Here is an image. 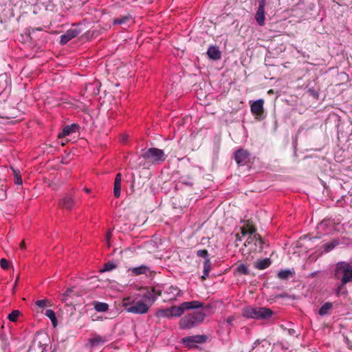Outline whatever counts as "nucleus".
I'll use <instances>...</instances> for the list:
<instances>
[{
	"label": "nucleus",
	"instance_id": "de8ad7c7",
	"mask_svg": "<svg viewBox=\"0 0 352 352\" xmlns=\"http://www.w3.org/2000/svg\"><path fill=\"white\" fill-rule=\"evenodd\" d=\"M294 333H295V330L294 329H289V333L290 335H293Z\"/></svg>",
	"mask_w": 352,
	"mask_h": 352
},
{
	"label": "nucleus",
	"instance_id": "79ce46f5",
	"mask_svg": "<svg viewBox=\"0 0 352 352\" xmlns=\"http://www.w3.org/2000/svg\"><path fill=\"white\" fill-rule=\"evenodd\" d=\"M111 231H109L107 232V234H106V240H107V245L109 247H110V239H111Z\"/></svg>",
	"mask_w": 352,
	"mask_h": 352
},
{
	"label": "nucleus",
	"instance_id": "bb28decb",
	"mask_svg": "<svg viewBox=\"0 0 352 352\" xmlns=\"http://www.w3.org/2000/svg\"><path fill=\"white\" fill-rule=\"evenodd\" d=\"M211 270V262L210 259L204 260V270L201 278L205 280L209 275V272Z\"/></svg>",
	"mask_w": 352,
	"mask_h": 352
},
{
	"label": "nucleus",
	"instance_id": "58836bf2",
	"mask_svg": "<svg viewBox=\"0 0 352 352\" xmlns=\"http://www.w3.org/2000/svg\"><path fill=\"white\" fill-rule=\"evenodd\" d=\"M307 92L314 98L318 99V98H319V93L314 87H309L308 89H307Z\"/></svg>",
	"mask_w": 352,
	"mask_h": 352
},
{
	"label": "nucleus",
	"instance_id": "f704fd0d",
	"mask_svg": "<svg viewBox=\"0 0 352 352\" xmlns=\"http://www.w3.org/2000/svg\"><path fill=\"white\" fill-rule=\"evenodd\" d=\"M117 267V264L114 261H108L104 263V268L102 272H109Z\"/></svg>",
	"mask_w": 352,
	"mask_h": 352
},
{
	"label": "nucleus",
	"instance_id": "f257e3e1",
	"mask_svg": "<svg viewBox=\"0 0 352 352\" xmlns=\"http://www.w3.org/2000/svg\"><path fill=\"white\" fill-rule=\"evenodd\" d=\"M333 278L339 280L336 285L334 294L338 297L340 295L346 296L348 291L346 285L352 283V263L348 261H339L333 270Z\"/></svg>",
	"mask_w": 352,
	"mask_h": 352
},
{
	"label": "nucleus",
	"instance_id": "09e8293b",
	"mask_svg": "<svg viewBox=\"0 0 352 352\" xmlns=\"http://www.w3.org/2000/svg\"><path fill=\"white\" fill-rule=\"evenodd\" d=\"M317 273H318V272H312L310 276L312 277H314L315 276H316Z\"/></svg>",
	"mask_w": 352,
	"mask_h": 352
},
{
	"label": "nucleus",
	"instance_id": "8fccbe9b",
	"mask_svg": "<svg viewBox=\"0 0 352 352\" xmlns=\"http://www.w3.org/2000/svg\"><path fill=\"white\" fill-rule=\"evenodd\" d=\"M84 190H85V191L87 193H89V192H90V191H91V190H90V189H89V188H85Z\"/></svg>",
	"mask_w": 352,
	"mask_h": 352
},
{
	"label": "nucleus",
	"instance_id": "393cba45",
	"mask_svg": "<svg viewBox=\"0 0 352 352\" xmlns=\"http://www.w3.org/2000/svg\"><path fill=\"white\" fill-rule=\"evenodd\" d=\"M93 305L94 309L98 312H105L109 310V305L106 302H99L97 300H95L93 302Z\"/></svg>",
	"mask_w": 352,
	"mask_h": 352
},
{
	"label": "nucleus",
	"instance_id": "37998d69",
	"mask_svg": "<svg viewBox=\"0 0 352 352\" xmlns=\"http://www.w3.org/2000/svg\"><path fill=\"white\" fill-rule=\"evenodd\" d=\"M234 318L233 316H229L227 319H226V322L229 324V325H232V322L234 321Z\"/></svg>",
	"mask_w": 352,
	"mask_h": 352
},
{
	"label": "nucleus",
	"instance_id": "6ab92c4d",
	"mask_svg": "<svg viewBox=\"0 0 352 352\" xmlns=\"http://www.w3.org/2000/svg\"><path fill=\"white\" fill-rule=\"evenodd\" d=\"M333 309V303L331 302H326L324 303L318 311V314L320 316H329L331 314Z\"/></svg>",
	"mask_w": 352,
	"mask_h": 352
},
{
	"label": "nucleus",
	"instance_id": "f03ea898",
	"mask_svg": "<svg viewBox=\"0 0 352 352\" xmlns=\"http://www.w3.org/2000/svg\"><path fill=\"white\" fill-rule=\"evenodd\" d=\"M206 315L202 311H194L182 317L179 322V327L182 330L191 329L200 325Z\"/></svg>",
	"mask_w": 352,
	"mask_h": 352
},
{
	"label": "nucleus",
	"instance_id": "aec40b11",
	"mask_svg": "<svg viewBox=\"0 0 352 352\" xmlns=\"http://www.w3.org/2000/svg\"><path fill=\"white\" fill-rule=\"evenodd\" d=\"M271 265V261L268 258L258 260L254 263V267L258 270H265Z\"/></svg>",
	"mask_w": 352,
	"mask_h": 352
},
{
	"label": "nucleus",
	"instance_id": "4be33fe9",
	"mask_svg": "<svg viewBox=\"0 0 352 352\" xmlns=\"http://www.w3.org/2000/svg\"><path fill=\"white\" fill-rule=\"evenodd\" d=\"M184 306L186 310L199 309L203 307L204 303L198 300H192L189 302H184Z\"/></svg>",
	"mask_w": 352,
	"mask_h": 352
},
{
	"label": "nucleus",
	"instance_id": "2eb2a0df",
	"mask_svg": "<svg viewBox=\"0 0 352 352\" xmlns=\"http://www.w3.org/2000/svg\"><path fill=\"white\" fill-rule=\"evenodd\" d=\"M80 129V126L77 124H72L70 125L65 126L63 131L58 134V138H63L65 136H67L73 133L78 132Z\"/></svg>",
	"mask_w": 352,
	"mask_h": 352
},
{
	"label": "nucleus",
	"instance_id": "a19ab883",
	"mask_svg": "<svg viewBox=\"0 0 352 352\" xmlns=\"http://www.w3.org/2000/svg\"><path fill=\"white\" fill-rule=\"evenodd\" d=\"M0 265L3 270H7L9 267L8 261L6 258H1L0 260Z\"/></svg>",
	"mask_w": 352,
	"mask_h": 352
},
{
	"label": "nucleus",
	"instance_id": "b1692460",
	"mask_svg": "<svg viewBox=\"0 0 352 352\" xmlns=\"http://www.w3.org/2000/svg\"><path fill=\"white\" fill-rule=\"evenodd\" d=\"M295 274L294 271L292 270H280L278 272L277 276L280 280H287L289 278L292 277Z\"/></svg>",
	"mask_w": 352,
	"mask_h": 352
},
{
	"label": "nucleus",
	"instance_id": "c9c22d12",
	"mask_svg": "<svg viewBox=\"0 0 352 352\" xmlns=\"http://www.w3.org/2000/svg\"><path fill=\"white\" fill-rule=\"evenodd\" d=\"M19 315L20 311L19 310H14L8 315V318L12 322H16Z\"/></svg>",
	"mask_w": 352,
	"mask_h": 352
},
{
	"label": "nucleus",
	"instance_id": "c03bdc74",
	"mask_svg": "<svg viewBox=\"0 0 352 352\" xmlns=\"http://www.w3.org/2000/svg\"><path fill=\"white\" fill-rule=\"evenodd\" d=\"M9 343L8 342H5L4 344H3V349L4 351H10V347H9Z\"/></svg>",
	"mask_w": 352,
	"mask_h": 352
},
{
	"label": "nucleus",
	"instance_id": "c756f323",
	"mask_svg": "<svg viewBox=\"0 0 352 352\" xmlns=\"http://www.w3.org/2000/svg\"><path fill=\"white\" fill-rule=\"evenodd\" d=\"M45 315L50 319L54 327L57 325L56 314L52 309H47L45 311Z\"/></svg>",
	"mask_w": 352,
	"mask_h": 352
},
{
	"label": "nucleus",
	"instance_id": "9b49d317",
	"mask_svg": "<svg viewBox=\"0 0 352 352\" xmlns=\"http://www.w3.org/2000/svg\"><path fill=\"white\" fill-rule=\"evenodd\" d=\"M80 32V30L78 28L69 29L64 34L60 36V44H67L69 41L76 38Z\"/></svg>",
	"mask_w": 352,
	"mask_h": 352
},
{
	"label": "nucleus",
	"instance_id": "7c9ffc66",
	"mask_svg": "<svg viewBox=\"0 0 352 352\" xmlns=\"http://www.w3.org/2000/svg\"><path fill=\"white\" fill-rule=\"evenodd\" d=\"M236 272H238L239 274L243 275H249L250 274V272L249 269L248 268V266L245 264H240L237 266L236 268Z\"/></svg>",
	"mask_w": 352,
	"mask_h": 352
},
{
	"label": "nucleus",
	"instance_id": "72a5a7b5",
	"mask_svg": "<svg viewBox=\"0 0 352 352\" xmlns=\"http://www.w3.org/2000/svg\"><path fill=\"white\" fill-rule=\"evenodd\" d=\"M35 305L41 309L52 305L51 302L47 299L37 300L35 302Z\"/></svg>",
	"mask_w": 352,
	"mask_h": 352
},
{
	"label": "nucleus",
	"instance_id": "f3484780",
	"mask_svg": "<svg viewBox=\"0 0 352 352\" xmlns=\"http://www.w3.org/2000/svg\"><path fill=\"white\" fill-rule=\"evenodd\" d=\"M121 181H122V175H121V173H118L116 175V178H115V181H114V187H113V195H114V197L116 198H118L120 196Z\"/></svg>",
	"mask_w": 352,
	"mask_h": 352
},
{
	"label": "nucleus",
	"instance_id": "0eeeda50",
	"mask_svg": "<svg viewBox=\"0 0 352 352\" xmlns=\"http://www.w3.org/2000/svg\"><path fill=\"white\" fill-rule=\"evenodd\" d=\"M207 340L208 336L206 335H195L183 338L182 339V343L189 348H192L195 343H205Z\"/></svg>",
	"mask_w": 352,
	"mask_h": 352
},
{
	"label": "nucleus",
	"instance_id": "3c124183",
	"mask_svg": "<svg viewBox=\"0 0 352 352\" xmlns=\"http://www.w3.org/2000/svg\"><path fill=\"white\" fill-rule=\"evenodd\" d=\"M34 30H39V31H41V30H42V29H41V28H33V29H32V31H34Z\"/></svg>",
	"mask_w": 352,
	"mask_h": 352
},
{
	"label": "nucleus",
	"instance_id": "603ef678",
	"mask_svg": "<svg viewBox=\"0 0 352 352\" xmlns=\"http://www.w3.org/2000/svg\"><path fill=\"white\" fill-rule=\"evenodd\" d=\"M16 283H17V280H16V282L14 283V289L16 287Z\"/></svg>",
	"mask_w": 352,
	"mask_h": 352
},
{
	"label": "nucleus",
	"instance_id": "49530a36",
	"mask_svg": "<svg viewBox=\"0 0 352 352\" xmlns=\"http://www.w3.org/2000/svg\"><path fill=\"white\" fill-rule=\"evenodd\" d=\"M20 248L22 249V250H24L25 249V242L24 241H22L20 244Z\"/></svg>",
	"mask_w": 352,
	"mask_h": 352
},
{
	"label": "nucleus",
	"instance_id": "7ed1b4c3",
	"mask_svg": "<svg viewBox=\"0 0 352 352\" xmlns=\"http://www.w3.org/2000/svg\"><path fill=\"white\" fill-rule=\"evenodd\" d=\"M274 314L272 309L263 307L248 306L243 309V316L248 318H254L257 320H267Z\"/></svg>",
	"mask_w": 352,
	"mask_h": 352
},
{
	"label": "nucleus",
	"instance_id": "20e7f679",
	"mask_svg": "<svg viewBox=\"0 0 352 352\" xmlns=\"http://www.w3.org/2000/svg\"><path fill=\"white\" fill-rule=\"evenodd\" d=\"M147 162L153 164H160L166 160V155L162 149L150 148L142 155Z\"/></svg>",
	"mask_w": 352,
	"mask_h": 352
},
{
	"label": "nucleus",
	"instance_id": "39448f33",
	"mask_svg": "<svg viewBox=\"0 0 352 352\" xmlns=\"http://www.w3.org/2000/svg\"><path fill=\"white\" fill-rule=\"evenodd\" d=\"M250 153L243 148H237L234 153V160L239 166H248L251 163Z\"/></svg>",
	"mask_w": 352,
	"mask_h": 352
},
{
	"label": "nucleus",
	"instance_id": "dca6fc26",
	"mask_svg": "<svg viewBox=\"0 0 352 352\" xmlns=\"http://www.w3.org/2000/svg\"><path fill=\"white\" fill-rule=\"evenodd\" d=\"M207 54L209 58L217 60L221 59V52L219 50V47L217 45H210L209 46Z\"/></svg>",
	"mask_w": 352,
	"mask_h": 352
},
{
	"label": "nucleus",
	"instance_id": "473e14b6",
	"mask_svg": "<svg viewBox=\"0 0 352 352\" xmlns=\"http://www.w3.org/2000/svg\"><path fill=\"white\" fill-rule=\"evenodd\" d=\"M74 290L73 288L67 289L65 292L63 294L62 300L64 302H67L68 300V298H72L75 296Z\"/></svg>",
	"mask_w": 352,
	"mask_h": 352
},
{
	"label": "nucleus",
	"instance_id": "a878e982",
	"mask_svg": "<svg viewBox=\"0 0 352 352\" xmlns=\"http://www.w3.org/2000/svg\"><path fill=\"white\" fill-rule=\"evenodd\" d=\"M133 19L132 16L130 14H128L125 16H120V18L114 19L113 21V25H124L127 23L129 21Z\"/></svg>",
	"mask_w": 352,
	"mask_h": 352
},
{
	"label": "nucleus",
	"instance_id": "864d4df0",
	"mask_svg": "<svg viewBox=\"0 0 352 352\" xmlns=\"http://www.w3.org/2000/svg\"><path fill=\"white\" fill-rule=\"evenodd\" d=\"M257 344H258V340L255 342L254 344L256 346Z\"/></svg>",
	"mask_w": 352,
	"mask_h": 352
},
{
	"label": "nucleus",
	"instance_id": "5701e85b",
	"mask_svg": "<svg viewBox=\"0 0 352 352\" xmlns=\"http://www.w3.org/2000/svg\"><path fill=\"white\" fill-rule=\"evenodd\" d=\"M107 341L106 338L99 336L94 335L93 338L89 340V342L92 346H97L98 345L104 344Z\"/></svg>",
	"mask_w": 352,
	"mask_h": 352
},
{
	"label": "nucleus",
	"instance_id": "c85d7f7f",
	"mask_svg": "<svg viewBox=\"0 0 352 352\" xmlns=\"http://www.w3.org/2000/svg\"><path fill=\"white\" fill-rule=\"evenodd\" d=\"M170 314V308L166 309H158L156 312V316L157 317H163L166 318H172Z\"/></svg>",
	"mask_w": 352,
	"mask_h": 352
},
{
	"label": "nucleus",
	"instance_id": "a18cd8bd",
	"mask_svg": "<svg viewBox=\"0 0 352 352\" xmlns=\"http://www.w3.org/2000/svg\"><path fill=\"white\" fill-rule=\"evenodd\" d=\"M241 236L239 233L236 234V241H241Z\"/></svg>",
	"mask_w": 352,
	"mask_h": 352
},
{
	"label": "nucleus",
	"instance_id": "ea45409f",
	"mask_svg": "<svg viewBox=\"0 0 352 352\" xmlns=\"http://www.w3.org/2000/svg\"><path fill=\"white\" fill-rule=\"evenodd\" d=\"M14 174V182L17 185L22 184V178L21 176L17 173L14 169H12Z\"/></svg>",
	"mask_w": 352,
	"mask_h": 352
},
{
	"label": "nucleus",
	"instance_id": "4c0bfd02",
	"mask_svg": "<svg viewBox=\"0 0 352 352\" xmlns=\"http://www.w3.org/2000/svg\"><path fill=\"white\" fill-rule=\"evenodd\" d=\"M191 180H192V178H190V177H188V179H186L184 177H181L179 178V182H180L183 184H185L186 186H192L193 185V183Z\"/></svg>",
	"mask_w": 352,
	"mask_h": 352
},
{
	"label": "nucleus",
	"instance_id": "9d476101",
	"mask_svg": "<svg viewBox=\"0 0 352 352\" xmlns=\"http://www.w3.org/2000/svg\"><path fill=\"white\" fill-rule=\"evenodd\" d=\"M164 295L166 296V300L173 301L183 295V292L176 286L171 285L164 291Z\"/></svg>",
	"mask_w": 352,
	"mask_h": 352
},
{
	"label": "nucleus",
	"instance_id": "423d86ee",
	"mask_svg": "<svg viewBox=\"0 0 352 352\" xmlns=\"http://www.w3.org/2000/svg\"><path fill=\"white\" fill-rule=\"evenodd\" d=\"M124 306L126 311L129 313L144 314L148 311L151 304H147L143 300H138L133 302L129 307H126V305H124Z\"/></svg>",
	"mask_w": 352,
	"mask_h": 352
},
{
	"label": "nucleus",
	"instance_id": "6e6552de",
	"mask_svg": "<svg viewBox=\"0 0 352 352\" xmlns=\"http://www.w3.org/2000/svg\"><path fill=\"white\" fill-rule=\"evenodd\" d=\"M264 100L263 99H258L255 100L250 106L251 113L255 116L257 119H263L264 118Z\"/></svg>",
	"mask_w": 352,
	"mask_h": 352
},
{
	"label": "nucleus",
	"instance_id": "f8f14e48",
	"mask_svg": "<svg viewBox=\"0 0 352 352\" xmlns=\"http://www.w3.org/2000/svg\"><path fill=\"white\" fill-rule=\"evenodd\" d=\"M348 240L345 237L341 239H334L329 243H327L322 245V249L324 252H329L333 250L336 247L340 244H345V241Z\"/></svg>",
	"mask_w": 352,
	"mask_h": 352
},
{
	"label": "nucleus",
	"instance_id": "a211bd4d",
	"mask_svg": "<svg viewBox=\"0 0 352 352\" xmlns=\"http://www.w3.org/2000/svg\"><path fill=\"white\" fill-rule=\"evenodd\" d=\"M170 315H171L172 318L180 317L184 314V311H186V309L184 308V303H182L179 306H175V305L172 306L170 307Z\"/></svg>",
	"mask_w": 352,
	"mask_h": 352
},
{
	"label": "nucleus",
	"instance_id": "e433bc0d",
	"mask_svg": "<svg viewBox=\"0 0 352 352\" xmlns=\"http://www.w3.org/2000/svg\"><path fill=\"white\" fill-rule=\"evenodd\" d=\"M197 256L204 258L205 260L210 259L208 252L206 250H199L197 251Z\"/></svg>",
	"mask_w": 352,
	"mask_h": 352
},
{
	"label": "nucleus",
	"instance_id": "1a4fd4ad",
	"mask_svg": "<svg viewBox=\"0 0 352 352\" xmlns=\"http://www.w3.org/2000/svg\"><path fill=\"white\" fill-rule=\"evenodd\" d=\"M266 4V0L258 1V8L255 14V19L257 23L262 26L265 24V6Z\"/></svg>",
	"mask_w": 352,
	"mask_h": 352
},
{
	"label": "nucleus",
	"instance_id": "cd10ccee",
	"mask_svg": "<svg viewBox=\"0 0 352 352\" xmlns=\"http://www.w3.org/2000/svg\"><path fill=\"white\" fill-rule=\"evenodd\" d=\"M258 240L262 243V239L259 234H256L255 232L253 234H249L246 241L245 242V245L247 246L252 243H254V245H256V241Z\"/></svg>",
	"mask_w": 352,
	"mask_h": 352
},
{
	"label": "nucleus",
	"instance_id": "2f4dec72",
	"mask_svg": "<svg viewBox=\"0 0 352 352\" xmlns=\"http://www.w3.org/2000/svg\"><path fill=\"white\" fill-rule=\"evenodd\" d=\"M241 233L239 234H241V236H245L247 234H253L256 232V229L254 228L250 227L248 226L247 227L241 228Z\"/></svg>",
	"mask_w": 352,
	"mask_h": 352
},
{
	"label": "nucleus",
	"instance_id": "ddd939ff",
	"mask_svg": "<svg viewBox=\"0 0 352 352\" xmlns=\"http://www.w3.org/2000/svg\"><path fill=\"white\" fill-rule=\"evenodd\" d=\"M129 272L131 273L133 276H139V275H148L151 272V267L146 265H142L139 267H131L129 269Z\"/></svg>",
	"mask_w": 352,
	"mask_h": 352
},
{
	"label": "nucleus",
	"instance_id": "4468645a",
	"mask_svg": "<svg viewBox=\"0 0 352 352\" xmlns=\"http://www.w3.org/2000/svg\"><path fill=\"white\" fill-rule=\"evenodd\" d=\"M58 204L63 208L71 210L74 204V200L71 195L66 194L59 200Z\"/></svg>",
	"mask_w": 352,
	"mask_h": 352
},
{
	"label": "nucleus",
	"instance_id": "412c9836",
	"mask_svg": "<svg viewBox=\"0 0 352 352\" xmlns=\"http://www.w3.org/2000/svg\"><path fill=\"white\" fill-rule=\"evenodd\" d=\"M143 299L146 301L147 304H152L155 301L156 297L155 296V289H147L142 296Z\"/></svg>",
	"mask_w": 352,
	"mask_h": 352
}]
</instances>
